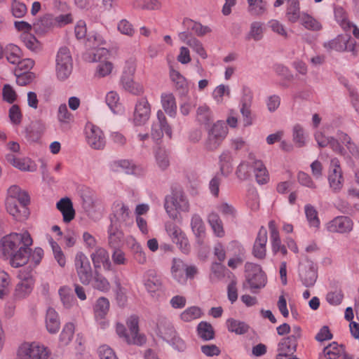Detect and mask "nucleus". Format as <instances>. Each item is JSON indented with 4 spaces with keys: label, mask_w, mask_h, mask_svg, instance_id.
Masks as SVG:
<instances>
[{
    "label": "nucleus",
    "mask_w": 359,
    "mask_h": 359,
    "mask_svg": "<svg viewBox=\"0 0 359 359\" xmlns=\"http://www.w3.org/2000/svg\"><path fill=\"white\" fill-rule=\"evenodd\" d=\"M32 243L33 240L27 231L11 233L1 238L0 250L13 267L18 268L28 262Z\"/></svg>",
    "instance_id": "obj_1"
},
{
    "label": "nucleus",
    "mask_w": 359,
    "mask_h": 359,
    "mask_svg": "<svg viewBox=\"0 0 359 359\" xmlns=\"http://www.w3.org/2000/svg\"><path fill=\"white\" fill-rule=\"evenodd\" d=\"M108 227V242L111 247L117 248L121 244L126 228L133 224V216L127 205L123 201H115L111 205Z\"/></svg>",
    "instance_id": "obj_2"
},
{
    "label": "nucleus",
    "mask_w": 359,
    "mask_h": 359,
    "mask_svg": "<svg viewBox=\"0 0 359 359\" xmlns=\"http://www.w3.org/2000/svg\"><path fill=\"white\" fill-rule=\"evenodd\" d=\"M164 208L170 219L179 220L182 219V212L189 211L190 205L184 193L180 190H175L165 196Z\"/></svg>",
    "instance_id": "obj_3"
},
{
    "label": "nucleus",
    "mask_w": 359,
    "mask_h": 359,
    "mask_svg": "<svg viewBox=\"0 0 359 359\" xmlns=\"http://www.w3.org/2000/svg\"><path fill=\"white\" fill-rule=\"evenodd\" d=\"M73 62L69 48L62 47L59 49L55 58V73L60 81L67 79L72 72Z\"/></svg>",
    "instance_id": "obj_4"
},
{
    "label": "nucleus",
    "mask_w": 359,
    "mask_h": 359,
    "mask_svg": "<svg viewBox=\"0 0 359 359\" xmlns=\"http://www.w3.org/2000/svg\"><path fill=\"white\" fill-rule=\"evenodd\" d=\"M246 280L243 283V288L249 287L252 290L260 289L266 285V278L260 266L253 263H246L245 266Z\"/></svg>",
    "instance_id": "obj_5"
},
{
    "label": "nucleus",
    "mask_w": 359,
    "mask_h": 359,
    "mask_svg": "<svg viewBox=\"0 0 359 359\" xmlns=\"http://www.w3.org/2000/svg\"><path fill=\"white\" fill-rule=\"evenodd\" d=\"M74 265L81 283L88 285L93 278V271L87 256L82 252H77L75 256Z\"/></svg>",
    "instance_id": "obj_6"
},
{
    "label": "nucleus",
    "mask_w": 359,
    "mask_h": 359,
    "mask_svg": "<svg viewBox=\"0 0 359 359\" xmlns=\"http://www.w3.org/2000/svg\"><path fill=\"white\" fill-rule=\"evenodd\" d=\"M327 180L329 186L334 193H339L344 186V177L338 158L331 159Z\"/></svg>",
    "instance_id": "obj_7"
},
{
    "label": "nucleus",
    "mask_w": 359,
    "mask_h": 359,
    "mask_svg": "<svg viewBox=\"0 0 359 359\" xmlns=\"http://www.w3.org/2000/svg\"><path fill=\"white\" fill-rule=\"evenodd\" d=\"M48 354L46 347L36 342L25 343L18 350V355L27 359H46Z\"/></svg>",
    "instance_id": "obj_8"
},
{
    "label": "nucleus",
    "mask_w": 359,
    "mask_h": 359,
    "mask_svg": "<svg viewBox=\"0 0 359 359\" xmlns=\"http://www.w3.org/2000/svg\"><path fill=\"white\" fill-rule=\"evenodd\" d=\"M299 273L302 284L306 287H312L316 282L317 268L314 263L306 258L299 263Z\"/></svg>",
    "instance_id": "obj_9"
},
{
    "label": "nucleus",
    "mask_w": 359,
    "mask_h": 359,
    "mask_svg": "<svg viewBox=\"0 0 359 359\" xmlns=\"http://www.w3.org/2000/svg\"><path fill=\"white\" fill-rule=\"evenodd\" d=\"M86 141L88 144L93 149H103L106 145V140L102 130L93 123L86 126Z\"/></svg>",
    "instance_id": "obj_10"
},
{
    "label": "nucleus",
    "mask_w": 359,
    "mask_h": 359,
    "mask_svg": "<svg viewBox=\"0 0 359 359\" xmlns=\"http://www.w3.org/2000/svg\"><path fill=\"white\" fill-rule=\"evenodd\" d=\"M355 42L351 39V36L348 35H338L336 38L326 41L323 43V47L328 51H344L348 50H354Z\"/></svg>",
    "instance_id": "obj_11"
},
{
    "label": "nucleus",
    "mask_w": 359,
    "mask_h": 359,
    "mask_svg": "<svg viewBox=\"0 0 359 359\" xmlns=\"http://www.w3.org/2000/svg\"><path fill=\"white\" fill-rule=\"evenodd\" d=\"M353 228V222L346 216H339L330 221L326 224V229L332 233H347Z\"/></svg>",
    "instance_id": "obj_12"
},
{
    "label": "nucleus",
    "mask_w": 359,
    "mask_h": 359,
    "mask_svg": "<svg viewBox=\"0 0 359 359\" xmlns=\"http://www.w3.org/2000/svg\"><path fill=\"white\" fill-rule=\"evenodd\" d=\"M127 326L128 334L124 335V339L127 343L137 345L143 344L146 339L144 336L139 334L138 318L134 316H130L127 320Z\"/></svg>",
    "instance_id": "obj_13"
},
{
    "label": "nucleus",
    "mask_w": 359,
    "mask_h": 359,
    "mask_svg": "<svg viewBox=\"0 0 359 359\" xmlns=\"http://www.w3.org/2000/svg\"><path fill=\"white\" fill-rule=\"evenodd\" d=\"M163 132H165L170 138L171 137V129L167 124L163 112L159 110L157 112V119L153 122L151 135L154 140H158L163 137Z\"/></svg>",
    "instance_id": "obj_14"
},
{
    "label": "nucleus",
    "mask_w": 359,
    "mask_h": 359,
    "mask_svg": "<svg viewBox=\"0 0 359 359\" xmlns=\"http://www.w3.org/2000/svg\"><path fill=\"white\" fill-rule=\"evenodd\" d=\"M151 106L148 100L142 97L136 104L133 114V121L136 126L144 125L149 118Z\"/></svg>",
    "instance_id": "obj_15"
},
{
    "label": "nucleus",
    "mask_w": 359,
    "mask_h": 359,
    "mask_svg": "<svg viewBox=\"0 0 359 359\" xmlns=\"http://www.w3.org/2000/svg\"><path fill=\"white\" fill-rule=\"evenodd\" d=\"M6 159L8 163L21 171L34 172L37 168L36 164L28 158H18L13 154H8Z\"/></svg>",
    "instance_id": "obj_16"
},
{
    "label": "nucleus",
    "mask_w": 359,
    "mask_h": 359,
    "mask_svg": "<svg viewBox=\"0 0 359 359\" xmlns=\"http://www.w3.org/2000/svg\"><path fill=\"white\" fill-rule=\"evenodd\" d=\"M297 344L287 337L283 338L278 344L276 359H292Z\"/></svg>",
    "instance_id": "obj_17"
},
{
    "label": "nucleus",
    "mask_w": 359,
    "mask_h": 359,
    "mask_svg": "<svg viewBox=\"0 0 359 359\" xmlns=\"http://www.w3.org/2000/svg\"><path fill=\"white\" fill-rule=\"evenodd\" d=\"M95 269L103 267L104 270H111V262L108 252L102 248H97L90 255Z\"/></svg>",
    "instance_id": "obj_18"
},
{
    "label": "nucleus",
    "mask_w": 359,
    "mask_h": 359,
    "mask_svg": "<svg viewBox=\"0 0 359 359\" xmlns=\"http://www.w3.org/2000/svg\"><path fill=\"white\" fill-rule=\"evenodd\" d=\"M266 243L267 231L265 228L262 227L253 245L252 254L255 257L262 259L266 257Z\"/></svg>",
    "instance_id": "obj_19"
},
{
    "label": "nucleus",
    "mask_w": 359,
    "mask_h": 359,
    "mask_svg": "<svg viewBox=\"0 0 359 359\" xmlns=\"http://www.w3.org/2000/svg\"><path fill=\"white\" fill-rule=\"evenodd\" d=\"M269 229L270 231V238L273 252L275 254L280 252L283 255H286L287 252V249L285 245L281 244L279 233L273 220L269 222Z\"/></svg>",
    "instance_id": "obj_20"
},
{
    "label": "nucleus",
    "mask_w": 359,
    "mask_h": 359,
    "mask_svg": "<svg viewBox=\"0 0 359 359\" xmlns=\"http://www.w3.org/2000/svg\"><path fill=\"white\" fill-rule=\"evenodd\" d=\"M56 208L61 212L63 216V221L66 223L70 222L75 217V210L70 198L65 197L61 198L56 204Z\"/></svg>",
    "instance_id": "obj_21"
},
{
    "label": "nucleus",
    "mask_w": 359,
    "mask_h": 359,
    "mask_svg": "<svg viewBox=\"0 0 359 359\" xmlns=\"http://www.w3.org/2000/svg\"><path fill=\"white\" fill-rule=\"evenodd\" d=\"M264 24L259 21H254L250 25L248 32L245 35L246 41H259L264 38Z\"/></svg>",
    "instance_id": "obj_22"
},
{
    "label": "nucleus",
    "mask_w": 359,
    "mask_h": 359,
    "mask_svg": "<svg viewBox=\"0 0 359 359\" xmlns=\"http://www.w3.org/2000/svg\"><path fill=\"white\" fill-rule=\"evenodd\" d=\"M248 159L253 163L254 172L257 182L259 184H264L269 179L267 170L262 161L256 160L253 154H250Z\"/></svg>",
    "instance_id": "obj_23"
},
{
    "label": "nucleus",
    "mask_w": 359,
    "mask_h": 359,
    "mask_svg": "<svg viewBox=\"0 0 359 359\" xmlns=\"http://www.w3.org/2000/svg\"><path fill=\"white\" fill-rule=\"evenodd\" d=\"M46 327L50 334H55L60 330V322L58 314L53 308H48L46 311Z\"/></svg>",
    "instance_id": "obj_24"
},
{
    "label": "nucleus",
    "mask_w": 359,
    "mask_h": 359,
    "mask_svg": "<svg viewBox=\"0 0 359 359\" xmlns=\"http://www.w3.org/2000/svg\"><path fill=\"white\" fill-rule=\"evenodd\" d=\"M299 0H287L285 16L288 22L295 23L302 18Z\"/></svg>",
    "instance_id": "obj_25"
},
{
    "label": "nucleus",
    "mask_w": 359,
    "mask_h": 359,
    "mask_svg": "<svg viewBox=\"0 0 359 359\" xmlns=\"http://www.w3.org/2000/svg\"><path fill=\"white\" fill-rule=\"evenodd\" d=\"M191 230L197 237V242L200 245L203 243V238L205 232V227L202 218L198 215H194L191 219Z\"/></svg>",
    "instance_id": "obj_26"
},
{
    "label": "nucleus",
    "mask_w": 359,
    "mask_h": 359,
    "mask_svg": "<svg viewBox=\"0 0 359 359\" xmlns=\"http://www.w3.org/2000/svg\"><path fill=\"white\" fill-rule=\"evenodd\" d=\"M109 57V51L104 48L91 50L84 55V59L90 62H98L101 63L104 60H107Z\"/></svg>",
    "instance_id": "obj_27"
},
{
    "label": "nucleus",
    "mask_w": 359,
    "mask_h": 359,
    "mask_svg": "<svg viewBox=\"0 0 359 359\" xmlns=\"http://www.w3.org/2000/svg\"><path fill=\"white\" fill-rule=\"evenodd\" d=\"M157 325L161 337L167 342L176 334L173 325L166 319L160 320Z\"/></svg>",
    "instance_id": "obj_28"
},
{
    "label": "nucleus",
    "mask_w": 359,
    "mask_h": 359,
    "mask_svg": "<svg viewBox=\"0 0 359 359\" xmlns=\"http://www.w3.org/2000/svg\"><path fill=\"white\" fill-rule=\"evenodd\" d=\"M162 107L168 115L173 116L176 113L177 104L175 96L171 93H163L161 96Z\"/></svg>",
    "instance_id": "obj_29"
},
{
    "label": "nucleus",
    "mask_w": 359,
    "mask_h": 359,
    "mask_svg": "<svg viewBox=\"0 0 359 359\" xmlns=\"http://www.w3.org/2000/svg\"><path fill=\"white\" fill-rule=\"evenodd\" d=\"M170 78L174 83L176 89L178 90L182 94H184L187 92L188 84L187 79L178 71L170 68Z\"/></svg>",
    "instance_id": "obj_30"
},
{
    "label": "nucleus",
    "mask_w": 359,
    "mask_h": 359,
    "mask_svg": "<svg viewBox=\"0 0 359 359\" xmlns=\"http://www.w3.org/2000/svg\"><path fill=\"white\" fill-rule=\"evenodd\" d=\"M184 266L185 264L181 259L177 258L173 259L171 273L172 278L181 284L186 283V277L184 275Z\"/></svg>",
    "instance_id": "obj_31"
},
{
    "label": "nucleus",
    "mask_w": 359,
    "mask_h": 359,
    "mask_svg": "<svg viewBox=\"0 0 359 359\" xmlns=\"http://www.w3.org/2000/svg\"><path fill=\"white\" fill-rule=\"evenodd\" d=\"M34 284L20 281L16 285L13 297L16 300L27 298L32 292Z\"/></svg>",
    "instance_id": "obj_32"
},
{
    "label": "nucleus",
    "mask_w": 359,
    "mask_h": 359,
    "mask_svg": "<svg viewBox=\"0 0 359 359\" xmlns=\"http://www.w3.org/2000/svg\"><path fill=\"white\" fill-rule=\"evenodd\" d=\"M144 287L149 292H155L161 289L162 281L154 271H149L148 278L144 281Z\"/></svg>",
    "instance_id": "obj_33"
},
{
    "label": "nucleus",
    "mask_w": 359,
    "mask_h": 359,
    "mask_svg": "<svg viewBox=\"0 0 359 359\" xmlns=\"http://www.w3.org/2000/svg\"><path fill=\"white\" fill-rule=\"evenodd\" d=\"M198 336L204 341H209L215 337V331L210 323L202 321L197 326Z\"/></svg>",
    "instance_id": "obj_34"
},
{
    "label": "nucleus",
    "mask_w": 359,
    "mask_h": 359,
    "mask_svg": "<svg viewBox=\"0 0 359 359\" xmlns=\"http://www.w3.org/2000/svg\"><path fill=\"white\" fill-rule=\"evenodd\" d=\"M6 209L9 214L17 220H21L27 217H25L23 210L21 209V205L18 206L17 200L14 198H7Z\"/></svg>",
    "instance_id": "obj_35"
},
{
    "label": "nucleus",
    "mask_w": 359,
    "mask_h": 359,
    "mask_svg": "<svg viewBox=\"0 0 359 359\" xmlns=\"http://www.w3.org/2000/svg\"><path fill=\"white\" fill-rule=\"evenodd\" d=\"M109 309V302L107 298L100 297L97 300L94 311L97 320H103L107 314Z\"/></svg>",
    "instance_id": "obj_36"
},
{
    "label": "nucleus",
    "mask_w": 359,
    "mask_h": 359,
    "mask_svg": "<svg viewBox=\"0 0 359 359\" xmlns=\"http://www.w3.org/2000/svg\"><path fill=\"white\" fill-rule=\"evenodd\" d=\"M299 21H300L302 25L306 29L319 31L322 29L321 23L306 13H302V18Z\"/></svg>",
    "instance_id": "obj_37"
},
{
    "label": "nucleus",
    "mask_w": 359,
    "mask_h": 359,
    "mask_svg": "<svg viewBox=\"0 0 359 359\" xmlns=\"http://www.w3.org/2000/svg\"><path fill=\"white\" fill-rule=\"evenodd\" d=\"M208 220L215 234L217 237H223L224 236V231L219 216L217 213L212 212L208 215Z\"/></svg>",
    "instance_id": "obj_38"
},
{
    "label": "nucleus",
    "mask_w": 359,
    "mask_h": 359,
    "mask_svg": "<svg viewBox=\"0 0 359 359\" xmlns=\"http://www.w3.org/2000/svg\"><path fill=\"white\" fill-rule=\"evenodd\" d=\"M46 130V126L41 121L33 122L30 127L27 129V133L29 139L33 141L37 140Z\"/></svg>",
    "instance_id": "obj_39"
},
{
    "label": "nucleus",
    "mask_w": 359,
    "mask_h": 359,
    "mask_svg": "<svg viewBox=\"0 0 359 359\" xmlns=\"http://www.w3.org/2000/svg\"><path fill=\"white\" fill-rule=\"evenodd\" d=\"M202 314V311L199 307L193 306L185 309L180 314V318L182 321L185 323H189L192 320L200 318Z\"/></svg>",
    "instance_id": "obj_40"
},
{
    "label": "nucleus",
    "mask_w": 359,
    "mask_h": 359,
    "mask_svg": "<svg viewBox=\"0 0 359 359\" xmlns=\"http://www.w3.org/2000/svg\"><path fill=\"white\" fill-rule=\"evenodd\" d=\"M227 327L229 332H235L237 334H243L248 331L249 326L244 322L233 318L227 320Z\"/></svg>",
    "instance_id": "obj_41"
},
{
    "label": "nucleus",
    "mask_w": 359,
    "mask_h": 359,
    "mask_svg": "<svg viewBox=\"0 0 359 359\" xmlns=\"http://www.w3.org/2000/svg\"><path fill=\"white\" fill-rule=\"evenodd\" d=\"M60 300L66 309H70L74 304L75 299L72 294L70 287L64 286L59 290Z\"/></svg>",
    "instance_id": "obj_42"
},
{
    "label": "nucleus",
    "mask_w": 359,
    "mask_h": 359,
    "mask_svg": "<svg viewBox=\"0 0 359 359\" xmlns=\"http://www.w3.org/2000/svg\"><path fill=\"white\" fill-rule=\"evenodd\" d=\"M55 25H56L55 18L50 14H46L34 24V27L36 30L46 32Z\"/></svg>",
    "instance_id": "obj_43"
},
{
    "label": "nucleus",
    "mask_w": 359,
    "mask_h": 359,
    "mask_svg": "<svg viewBox=\"0 0 359 359\" xmlns=\"http://www.w3.org/2000/svg\"><path fill=\"white\" fill-rule=\"evenodd\" d=\"M133 5L136 8L144 10H159L161 8L158 0H133Z\"/></svg>",
    "instance_id": "obj_44"
},
{
    "label": "nucleus",
    "mask_w": 359,
    "mask_h": 359,
    "mask_svg": "<svg viewBox=\"0 0 359 359\" xmlns=\"http://www.w3.org/2000/svg\"><path fill=\"white\" fill-rule=\"evenodd\" d=\"M155 159L157 166L161 170H166L170 165V158L167 151L158 148L155 153Z\"/></svg>",
    "instance_id": "obj_45"
},
{
    "label": "nucleus",
    "mask_w": 359,
    "mask_h": 359,
    "mask_svg": "<svg viewBox=\"0 0 359 359\" xmlns=\"http://www.w3.org/2000/svg\"><path fill=\"white\" fill-rule=\"evenodd\" d=\"M123 88L134 95H140L143 93L144 88L140 83L134 81L133 79L123 76L121 79Z\"/></svg>",
    "instance_id": "obj_46"
},
{
    "label": "nucleus",
    "mask_w": 359,
    "mask_h": 359,
    "mask_svg": "<svg viewBox=\"0 0 359 359\" xmlns=\"http://www.w3.org/2000/svg\"><path fill=\"white\" fill-rule=\"evenodd\" d=\"M248 11L252 15H262L266 11V2L263 0H248Z\"/></svg>",
    "instance_id": "obj_47"
},
{
    "label": "nucleus",
    "mask_w": 359,
    "mask_h": 359,
    "mask_svg": "<svg viewBox=\"0 0 359 359\" xmlns=\"http://www.w3.org/2000/svg\"><path fill=\"white\" fill-rule=\"evenodd\" d=\"M6 57L8 62L17 65L21 57V50L15 45L9 44L6 49Z\"/></svg>",
    "instance_id": "obj_48"
},
{
    "label": "nucleus",
    "mask_w": 359,
    "mask_h": 359,
    "mask_svg": "<svg viewBox=\"0 0 359 359\" xmlns=\"http://www.w3.org/2000/svg\"><path fill=\"white\" fill-rule=\"evenodd\" d=\"M334 16L337 22L344 30L348 31L351 29L353 23L348 20L346 13L341 7L335 8Z\"/></svg>",
    "instance_id": "obj_49"
},
{
    "label": "nucleus",
    "mask_w": 359,
    "mask_h": 359,
    "mask_svg": "<svg viewBox=\"0 0 359 359\" xmlns=\"http://www.w3.org/2000/svg\"><path fill=\"white\" fill-rule=\"evenodd\" d=\"M187 46L202 59L205 60L208 58V53L203 44L196 37L190 39L189 41H187Z\"/></svg>",
    "instance_id": "obj_50"
},
{
    "label": "nucleus",
    "mask_w": 359,
    "mask_h": 359,
    "mask_svg": "<svg viewBox=\"0 0 359 359\" xmlns=\"http://www.w3.org/2000/svg\"><path fill=\"white\" fill-rule=\"evenodd\" d=\"M112 69L113 64L109 60H104L97 65L94 76L98 79L107 76L111 73Z\"/></svg>",
    "instance_id": "obj_51"
},
{
    "label": "nucleus",
    "mask_w": 359,
    "mask_h": 359,
    "mask_svg": "<svg viewBox=\"0 0 359 359\" xmlns=\"http://www.w3.org/2000/svg\"><path fill=\"white\" fill-rule=\"evenodd\" d=\"M305 214L311 226L318 228L320 220L318 217V212L316 208L310 204L305 205Z\"/></svg>",
    "instance_id": "obj_52"
},
{
    "label": "nucleus",
    "mask_w": 359,
    "mask_h": 359,
    "mask_svg": "<svg viewBox=\"0 0 359 359\" xmlns=\"http://www.w3.org/2000/svg\"><path fill=\"white\" fill-rule=\"evenodd\" d=\"M49 243L52 248L55 259L61 267H64L66 264V258L61 248L53 238L49 240Z\"/></svg>",
    "instance_id": "obj_53"
},
{
    "label": "nucleus",
    "mask_w": 359,
    "mask_h": 359,
    "mask_svg": "<svg viewBox=\"0 0 359 359\" xmlns=\"http://www.w3.org/2000/svg\"><path fill=\"white\" fill-rule=\"evenodd\" d=\"M343 351V346L338 345L337 343L333 342L325 347L323 353L328 359H336Z\"/></svg>",
    "instance_id": "obj_54"
},
{
    "label": "nucleus",
    "mask_w": 359,
    "mask_h": 359,
    "mask_svg": "<svg viewBox=\"0 0 359 359\" xmlns=\"http://www.w3.org/2000/svg\"><path fill=\"white\" fill-rule=\"evenodd\" d=\"M165 230L173 242L185 234L180 226L172 222L165 224Z\"/></svg>",
    "instance_id": "obj_55"
},
{
    "label": "nucleus",
    "mask_w": 359,
    "mask_h": 359,
    "mask_svg": "<svg viewBox=\"0 0 359 359\" xmlns=\"http://www.w3.org/2000/svg\"><path fill=\"white\" fill-rule=\"evenodd\" d=\"M74 330H75V326L73 323H67L61 334H60V340L61 342H62L64 344H68L72 337H73V335L74 334Z\"/></svg>",
    "instance_id": "obj_56"
},
{
    "label": "nucleus",
    "mask_w": 359,
    "mask_h": 359,
    "mask_svg": "<svg viewBox=\"0 0 359 359\" xmlns=\"http://www.w3.org/2000/svg\"><path fill=\"white\" fill-rule=\"evenodd\" d=\"M219 158L221 163L220 170L223 175H227L232 170L231 165V156L229 152H224L221 154Z\"/></svg>",
    "instance_id": "obj_57"
},
{
    "label": "nucleus",
    "mask_w": 359,
    "mask_h": 359,
    "mask_svg": "<svg viewBox=\"0 0 359 359\" xmlns=\"http://www.w3.org/2000/svg\"><path fill=\"white\" fill-rule=\"evenodd\" d=\"M93 287L100 291H108L110 288V284L105 277L96 272L94 280Z\"/></svg>",
    "instance_id": "obj_58"
},
{
    "label": "nucleus",
    "mask_w": 359,
    "mask_h": 359,
    "mask_svg": "<svg viewBox=\"0 0 359 359\" xmlns=\"http://www.w3.org/2000/svg\"><path fill=\"white\" fill-rule=\"evenodd\" d=\"M22 38L24 44L29 49L33 51H37L40 49L41 44L34 35L27 33L24 34Z\"/></svg>",
    "instance_id": "obj_59"
},
{
    "label": "nucleus",
    "mask_w": 359,
    "mask_h": 359,
    "mask_svg": "<svg viewBox=\"0 0 359 359\" xmlns=\"http://www.w3.org/2000/svg\"><path fill=\"white\" fill-rule=\"evenodd\" d=\"M208 133L224 140L228 133V128L224 122L218 121L212 126Z\"/></svg>",
    "instance_id": "obj_60"
},
{
    "label": "nucleus",
    "mask_w": 359,
    "mask_h": 359,
    "mask_svg": "<svg viewBox=\"0 0 359 359\" xmlns=\"http://www.w3.org/2000/svg\"><path fill=\"white\" fill-rule=\"evenodd\" d=\"M20 281L34 284L33 266L29 265L21 269L18 273Z\"/></svg>",
    "instance_id": "obj_61"
},
{
    "label": "nucleus",
    "mask_w": 359,
    "mask_h": 359,
    "mask_svg": "<svg viewBox=\"0 0 359 359\" xmlns=\"http://www.w3.org/2000/svg\"><path fill=\"white\" fill-rule=\"evenodd\" d=\"M293 141L298 147L305 144L304 131L299 125H295L293 128Z\"/></svg>",
    "instance_id": "obj_62"
},
{
    "label": "nucleus",
    "mask_w": 359,
    "mask_h": 359,
    "mask_svg": "<svg viewBox=\"0 0 359 359\" xmlns=\"http://www.w3.org/2000/svg\"><path fill=\"white\" fill-rule=\"evenodd\" d=\"M131 249L134 253L135 259L139 264H144L147 261V257L142 248L135 241H133Z\"/></svg>",
    "instance_id": "obj_63"
},
{
    "label": "nucleus",
    "mask_w": 359,
    "mask_h": 359,
    "mask_svg": "<svg viewBox=\"0 0 359 359\" xmlns=\"http://www.w3.org/2000/svg\"><path fill=\"white\" fill-rule=\"evenodd\" d=\"M197 117L200 122L208 124L212 119V115L209 107L201 106L197 109Z\"/></svg>",
    "instance_id": "obj_64"
}]
</instances>
